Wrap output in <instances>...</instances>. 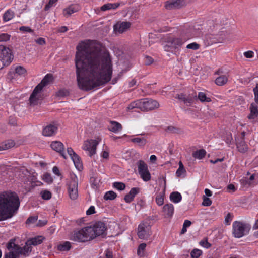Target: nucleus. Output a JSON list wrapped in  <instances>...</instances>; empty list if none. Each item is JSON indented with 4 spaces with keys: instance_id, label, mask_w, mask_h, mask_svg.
I'll return each mask as SVG.
<instances>
[{
    "instance_id": "f257e3e1",
    "label": "nucleus",
    "mask_w": 258,
    "mask_h": 258,
    "mask_svg": "<svg viewBox=\"0 0 258 258\" xmlns=\"http://www.w3.org/2000/svg\"><path fill=\"white\" fill-rule=\"evenodd\" d=\"M75 57L77 81L82 90H90L108 82L112 73L111 57L98 46L81 42Z\"/></svg>"
},
{
    "instance_id": "f03ea898",
    "label": "nucleus",
    "mask_w": 258,
    "mask_h": 258,
    "mask_svg": "<svg viewBox=\"0 0 258 258\" xmlns=\"http://www.w3.org/2000/svg\"><path fill=\"white\" fill-rule=\"evenodd\" d=\"M20 204L19 198L16 192L7 191L0 194V221L13 217Z\"/></svg>"
},
{
    "instance_id": "7ed1b4c3",
    "label": "nucleus",
    "mask_w": 258,
    "mask_h": 258,
    "mask_svg": "<svg viewBox=\"0 0 258 258\" xmlns=\"http://www.w3.org/2000/svg\"><path fill=\"white\" fill-rule=\"evenodd\" d=\"M107 229L106 224L102 221H96L90 226L82 228L73 234L72 239L78 242H87L97 237L106 236Z\"/></svg>"
},
{
    "instance_id": "20e7f679",
    "label": "nucleus",
    "mask_w": 258,
    "mask_h": 258,
    "mask_svg": "<svg viewBox=\"0 0 258 258\" xmlns=\"http://www.w3.org/2000/svg\"><path fill=\"white\" fill-rule=\"evenodd\" d=\"M52 75L47 74L34 88L29 98V102L31 106L38 104L39 101L42 98V90L45 86L48 84Z\"/></svg>"
},
{
    "instance_id": "39448f33",
    "label": "nucleus",
    "mask_w": 258,
    "mask_h": 258,
    "mask_svg": "<svg viewBox=\"0 0 258 258\" xmlns=\"http://www.w3.org/2000/svg\"><path fill=\"white\" fill-rule=\"evenodd\" d=\"M232 228L234 236L240 238L249 233L251 229V225L248 223L235 221L233 223Z\"/></svg>"
},
{
    "instance_id": "423d86ee",
    "label": "nucleus",
    "mask_w": 258,
    "mask_h": 258,
    "mask_svg": "<svg viewBox=\"0 0 258 258\" xmlns=\"http://www.w3.org/2000/svg\"><path fill=\"white\" fill-rule=\"evenodd\" d=\"M13 58L12 51L8 47L0 45V70L4 66H9Z\"/></svg>"
},
{
    "instance_id": "0eeeda50",
    "label": "nucleus",
    "mask_w": 258,
    "mask_h": 258,
    "mask_svg": "<svg viewBox=\"0 0 258 258\" xmlns=\"http://www.w3.org/2000/svg\"><path fill=\"white\" fill-rule=\"evenodd\" d=\"M78 179L74 174L70 175V181L68 184V193L70 199L72 200H76L78 197Z\"/></svg>"
},
{
    "instance_id": "6e6552de",
    "label": "nucleus",
    "mask_w": 258,
    "mask_h": 258,
    "mask_svg": "<svg viewBox=\"0 0 258 258\" xmlns=\"http://www.w3.org/2000/svg\"><path fill=\"white\" fill-rule=\"evenodd\" d=\"M141 111H149L158 108L159 107V103L154 100L148 98L140 100Z\"/></svg>"
},
{
    "instance_id": "1a4fd4ad",
    "label": "nucleus",
    "mask_w": 258,
    "mask_h": 258,
    "mask_svg": "<svg viewBox=\"0 0 258 258\" xmlns=\"http://www.w3.org/2000/svg\"><path fill=\"white\" fill-rule=\"evenodd\" d=\"M138 236L141 239H147L152 234L151 227L147 223H141L138 227Z\"/></svg>"
},
{
    "instance_id": "9d476101",
    "label": "nucleus",
    "mask_w": 258,
    "mask_h": 258,
    "mask_svg": "<svg viewBox=\"0 0 258 258\" xmlns=\"http://www.w3.org/2000/svg\"><path fill=\"white\" fill-rule=\"evenodd\" d=\"M166 44L164 46L166 51H169V48L177 49L180 47L184 43V41L177 37H169L166 38Z\"/></svg>"
},
{
    "instance_id": "9b49d317",
    "label": "nucleus",
    "mask_w": 258,
    "mask_h": 258,
    "mask_svg": "<svg viewBox=\"0 0 258 258\" xmlns=\"http://www.w3.org/2000/svg\"><path fill=\"white\" fill-rule=\"evenodd\" d=\"M175 98L183 101L187 106H190L197 99V96L196 93H193L188 95L180 93L177 94Z\"/></svg>"
},
{
    "instance_id": "f8f14e48",
    "label": "nucleus",
    "mask_w": 258,
    "mask_h": 258,
    "mask_svg": "<svg viewBox=\"0 0 258 258\" xmlns=\"http://www.w3.org/2000/svg\"><path fill=\"white\" fill-rule=\"evenodd\" d=\"M98 142L96 140H88L84 143L83 149L89 152V155L91 157L96 153V147Z\"/></svg>"
},
{
    "instance_id": "ddd939ff",
    "label": "nucleus",
    "mask_w": 258,
    "mask_h": 258,
    "mask_svg": "<svg viewBox=\"0 0 258 258\" xmlns=\"http://www.w3.org/2000/svg\"><path fill=\"white\" fill-rule=\"evenodd\" d=\"M131 23L130 22H119L113 26L114 31L119 33H122L126 31L131 27Z\"/></svg>"
},
{
    "instance_id": "4468645a",
    "label": "nucleus",
    "mask_w": 258,
    "mask_h": 258,
    "mask_svg": "<svg viewBox=\"0 0 258 258\" xmlns=\"http://www.w3.org/2000/svg\"><path fill=\"white\" fill-rule=\"evenodd\" d=\"M50 146L53 150L59 153L64 159L67 158L63 152L64 146L61 142L59 141H53L51 143Z\"/></svg>"
},
{
    "instance_id": "2eb2a0df",
    "label": "nucleus",
    "mask_w": 258,
    "mask_h": 258,
    "mask_svg": "<svg viewBox=\"0 0 258 258\" xmlns=\"http://www.w3.org/2000/svg\"><path fill=\"white\" fill-rule=\"evenodd\" d=\"M165 8L168 10L180 9L183 7L180 0H168L165 5Z\"/></svg>"
},
{
    "instance_id": "dca6fc26",
    "label": "nucleus",
    "mask_w": 258,
    "mask_h": 258,
    "mask_svg": "<svg viewBox=\"0 0 258 258\" xmlns=\"http://www.w3.org/2000/svg\"><path fill=\"white\" fill-rule=\"evenodd\" d=\"M140 188L138 187H133L131 188L128 194L126 195L124 198L125 202L130 203L133 201L135 197L139 192Z\"/></svg>"
},
{
    "instance_id": "f3484780",
    "label": "nucleus",
    "mask_w": 258,
    "mask_h": 258,
    "mask_svg": "<svg viewBox=\"0 0 258 258\" xmlns=\"http://www.w3.org/2000/svg\"><path fill=\"white\" fill-rule=\"evenodd\" d=\"M57 130V127L56 125L49 124L43 130L42 134L44 136H52L56 133Z\"/></svg>"
},
{
    "instance_id": "a211bd4d",
    "label": "nucleus",
    "mask_w": 258,
    "mask_h": 258,
    "mask_svg": "<svg viewBox=\"0 0 258 258\" xmlns=\"http://www.w3.org/2000/svg\"><path fill=\"white\" fill-rule=\"evenodd\" d=\"M79 10V6L78 5H71L68 7L63 9V15L68 17L70 16L73 13L78 11Z\"/></svg>"
},
{
    "instance_id": "6ab92c4d",
    "label": "nucleus",
    "mask_w": 258,
    "mask_h": 258,
    "mask_svg": "<svg viewBox=\"0 0 258 258\" xmlns=\"http://www.w3.org/2000/svg\"><path fill=\"white\" fill-rule=\"evenodd\" d=\"M32 249V248L30 245L26 244V242L25 245L23 247H21L19 245L18 249L16 252H18L19 255L21 254L26 256L29 255V253L31 252Z\"/></svg>"
},
{
    "instance_id": "aec40b11",
    "label": "nucleus",
    "mask_w": 258,
    "mask_h": 258,
    "mask_svg": "<svg viewBox=\"0 0 258 258\" xmlns=\"http://www.w3.org/2000/svg\"><path fill=\"white\" fill-rule=\"evenodd\" d=\"M250 114L248 116L249 119H253L258 116V106L254 102L250 104L249 107Z\"/></svg>"
},
{
    "instance_id": "412c9836",
    "label": "nucleus",
    "mask_w": 258,
    "mask_h": 258,
    "mask_svg": "<svg viewBox=\"0 0 258 258\" xmlns=\"http://www.w3.org/2000/svg\"><path fill=\"white\" fill-rule=\"evenodd\" d=\"M163 211L165 217H171L174 213V206L172 204H166L163 206Z\"/></svg>"
},
{
    "instance_id": "4be33fe9",
    "label": "nucleus",
    "mask_w": 258,
    "mask_h": 258,
    "mask_svg": "<svg viewBox=\"0 0 258 258\" xmlns=\"http://www.w3.org/2000/svg\"><path fill=\"white\" fill-rule=\"evenodd\" d=\"M43 238L42 236H37L30 238L26 241V244L36 246L40 244L43 242Z\"/></svg>"
},
{
    "instance_id": "5701e85b",
    "label": "nucleus",
    "mask_w": 258,
    "mask_h": 258,
    "mask_svg": "<svg viewBox=\"0 0 258 258\" xmlns=\"http://www.w3.org/2000/svg\"><path fill=\"white\" fill-rule=\"evenodd\" d=\"M15 143L13 140H8L0 144V151L9 149L14 146Z\"/></svg>"
},
{
    "instance_id": "b1692460",
    "label": "nucleus",
    "mask_w": 258,
    "mask_h": 258,
    "mask_svg": "<svg viewBox=\"0 0 258 258\" xmlns=\"http://www.w3.org/2000/svg\"><path fill=\"white\" fill-rule=\"evenodd\" d=\"M74 163L76 168L79 171H81L83 168V164L80 157L78 154H75L73 157L71 158Z\"/></svg>"
},
{
    "instance_id": "393cba45",
    "label": "nucleus",
    "mask_w": 258,
    "mask_h": 258,
    "mask_svg": "<svg viewBox=\"0 0 258 258\" xmlns=\"http://www.w3.org/2000/svg\"><path fill=\"white\" fill-rule=\"evenodd\" d=\"M236 145L238 151L240 153H244L248 150V146L243 140L238 142Z\"/></svg>"
},
{
    "instance_id": "a878e982",
    "label": "nucleus",
    "mask_w": 258,
    "mask_h": 258,
    "mask_svg": "<svg viewBox=\"0 0 258 258\" xmlns=\"http://www.w3.org/2000/svg\"><path fill=\"white\" fill-rule=\"evenodd\" d=\"M139 173L149 170L147 164L143 161L140 160L137 162Z\"/></svg>"
},
{
    "instance_id": "bb28decb",
    "label": "nucleus",
    "mask_w": 258,
    "mask_h": 258,
    "mask_svg": "<svg viewBox=\"0 0 258 258\" xmlns=\"http://www.w3.org/2000/svg\"><path fill=\"white\" fill-rule=\"evenodd\" d=\"M133 143H137L140 147H144L147 143L145 137H136L131 139Z\"/></svg>"
},
{
    "instance_id": "cd10ccee",
    "label": "nucleus",
    "mask_w": 258,
    "mask_h": 258,
    "mask_svg": "<svg viewBox=\"0 0 258 258\" xmlns=\"http://www.w3.org/2000/svg\"><path fill=\"white\" fill-rule=\"evenodd\" d=\"M170 199L171 201L175 203H179L182 199L181 195L177 192H172L170 195Z\"/></svg>"
},
{
    "instance_id": "c85d7f7f",
    "label": "nucleus",
    "mask_w": 258,
    "mask_h": 258,
    "mask_svg": "<svg viewBox=\"0 0 258 258\" xmlns=\"http://www.w3.org/2000/svg\"><path fill=\"white\" fill-rule=\"evenodd\" d=\"M122 129V125L121 124L115 121H111V126L109 129L112 132L116 133Z\"/></svg>"
},
{
    "instance_id": "c756f323",
    "label": "nucleus",
    "mask_w": 258,
    "mask_h": 258,
    "mask_svg": "<svg viewBox=\"0 0 258 258\" xmlns=\"http://www.w3.org/2000/svg\"><path fill=\"white\" fill-rule=\"evenodd\" d=\"M228 81V78L225 75H221L217 77L215 80V83L218 86L225 85Z\"/></svg>"
},
{
    "instance_id": "7c9ffc66",
    "label": "nucleus",
    "mask_w": 258,
    "mask_h": 258,
    "mask_svg": "<svg viewBox=\"0 0 258 258\" xmlns=\"http://www.w3.org/2000/svg\"><path fill=\"white\" fill-rule=\"evenodd\" d=\"M206 154V152L204 149H200L195 152H194L192 153V156L195 158H197L199 159H201L203 158Z\"/></svg>"
},
{
    "instance_id": "2f4dec72",
    "label": "nucleus",
    "mask_w": 258,
    "mask_h": 258,
    "mask_svg": "<svg viewBox=\"0 0 258 258\" xmlns=\"http://www.w3.org/2000/svg\"><path fill=\"white\" fill-rule=\"evenodd\" d=\"M141 101L138 100L131 103L127 107V110L139 109L141 110Z\"/></svg>"
},
{
    "instance_id": "473e14b6",
    "label": "nucleus",
    "mask_w": 258,
    "mask_h": 258,
    "mask_svg": "<svg viewBox=\"0 0 258 258\" xmlns=\"http://www.w3.org/2000/svg\"><path fill=\"white\" fill-rule=\"evenodd\" d=\"M14 16V13L11 10H8L3 15V20L5 22L11 20Z\"/></svg>"
},
{
    "instance_id": "72a5a7b5",
    "label": "nucleus",
    "mask_w": 258,
    "mask_h": 258,
    "mask_svg": "<svg viewBox=\"0 0 258 258\" xmlns=\"http://www.w3.org/2000/svg\"><path fill=\"white\" fill-rule=\"evenodd\" d=\"M71 247V245L70 242L66 241L62 244H59L58 246L57 249L59 251H64L69 250Z\"/></svg>"
},
{
    "instance_id": "f704fd0d",
    "label": "nucleus",
    "mask_w": 258,
    "mask_h": 258,
    "mask_svg": "<svg viewBox=\"0 0 258 258\" xmlns=\"http://www.w3.org/2000/svg\"><path fill=\"white\" fill-rule=\"evenodd\" d=\"M165 195V188L164 190L160 192L156 197L155 200L156 203L159 206H161L164 203V197Z\"/></svg>"
},
{
    "instance_id": "c9c22d12",
    "label": "nucleus",
    "mask_w": 258,
    "mask_h": 258,
    "mask_svg": "<svg viewBox=\"0 0 258 258\" xmlns=\"http://www.w3.org/2000/svg\"><path fill=\"white\" fill-rule=\"evenodd\" d=\"M116 197V194L113 191L111 190L107 191L105 194L104 199L105 200H113L115 199Z\"/></svg>"
},
{
    "instance_id": "e433bc0d",
    "label": "nucleus",
    "mask_w": 258,
    "mask_h": 258,
    "mask_svg": "<svg viewBox=\"0 0 258 258\" xmlns=\"http://www.w3.org/2000/svg\"><path fill=\"white\" fill-rule=\"evenodd\" d=\"M199 99L201 102H210L211 101L210 98L207 97L206 94L204 92H199L197 96V99Z\"/></svg>"
},
{
    "instance_id": "4c0bfd02",
    "label": "nucleus",
    "mask_w": 258,
    "mask_h": 258,
    "mask_svg": "<svg viewBox=\"0 0 258 258\" xmlns=\"http://www.w3.org/2000/svg\"><path fill=\"white\" fill-rule=\"evenodd\" d=\"M40 194L42 199L44 200H48L52 197L51 192L47 190H42L40 192Z\"/></svg>"
},
{
    "instance_id": "58836bf2",
    "label": "nucleus",
    "mask_w": 258,
    "mask_h": 258,
    "mask_svg": "<svg viewBox=\"0 0 258 258\" xmlns=\"http://www.w3.org/2000/svg\"><path fill=\"white\" fill-rule=\"evenodd\" d=\"M15 239H12L9 241L7 245L8 249L10 250L13 248L14 251L17 250L19 245L15 243Z\"/></svg>"
},
{
    "instance_id": "ea45409f",
    "label": "nucleus",
    "mask_w": 258,
    "mask_h": 258,
    "mask_svg": "<svg viewBox=\"0 0 258 258\" xmlns=\"http://www.w3.org/2000/svg\"><path fill=\"white\" fill-rule=\"evenodd\" d=\"M139 174L144 181H148L151 179V174L149 170L142 172Z\"/></svg>"
},
{
    "instance_id": "a19ab883",
    "label": "nucleus",
    "mask_w": 258,
    "mask_h": 258,
    "mask_svg": "<svg viewBox=\"0 0 258 258\" xmlns=\"http://www.w3.org/2000/svg\"><path fill=\"white\" fill-rule=\"evenodd\" d=\"M15 72L19 75L25 76L26 74L27 71L22 66H18L15 68Z\"/></svg>"
},
{
    "instance_id": "79ce46f5",
    "label": "nucleus",
    "mask_w": 258,
    "mask_h": 258,
    "mask_svg": "<svg viewBox=\"0 0 258 258\" xmlns=\"http://www.w3.org/2000/svg\"><path fill=\"white\" fill-rule=\"evenodd\" d=\"M113 187L118 190L122 191L125 188V184L123 182H115L113 183Z\"/></svg>"
},
{
    "instance_id": "37998d69",
    "label": "nucleus",
    "mask_w": 258,
    "mask_h": 258,
    "mask_svg": "<svg viewBox=\"0 0 258 258\" xmlns=\"http://www.w3.org/2000/svg\"><path fill=\"white\" fill-rule=\"evenodd\" d=\"M19 254L18 252L10 251L8 253H5L4 258H18Z\"/></svg>"
},
{
    "instance_id": "c03bdc74",
    "label": "nucleus",
    "mask_w": 258,
    "mask_h": 258,
    "mask_svg": "<svg viewBox=\"0 0 258 258\" xmlns=\"http://www.w3.org/2000/svg\"><path fill=\"white\" fill-rule=\"evenodd\" d=\"M202 250L198 249H194L191 252L190 255L191 258H199L202 254Z\"/></svg>"
},
{
    "instance_id": "a18cd8bd",
    "label": "nucleus",
    "mask_w": 258,
    "mask_h": 258,
    "mask_svg": "<svg viewBox=\"0 0 258 258\" xmlns=\"http://www.w3.org/2000/svg\"><path fill=\"white\" fill-rule=\"evenodd\" d=\"M42 179L44 181L48 184L51 183L53 180L50 174L48 173H45L43 176Z\"/></svg>"
},
{
    "instance_id": "49530a36",
    "label": "nucleus",
    "mask_w": 258,
    "mask_h": 258,
    "mask_svg": "<svg viewBox=\"0 0 258 258\" xmlns=\"http://www.w3.org/2000/svg\"><path fill=\"white\" fill-rule=\"evenodd\" d=\"M146 244L145 243H141L139 245L138 250H137V254L139 256H143V253H141V252L144 251V250L146 248Z\"/></svg>"
},
{
    "instance_id": "de8ad7c7",
    "label": "nucleus",
    "mask_w": 258,
    "mask_h": 258,
    "mask_svg": "<svg viewBox=\"0 0 258 258\" xmlns=\"http://www.w3.org/2000/svg\"><path fill=\"white\" fill-rule=\"evenodd\" d=\"M199 244L203 247L206 248H209L211 246V244L208 241L207 238H205L203 240H201Z\"/></svg>"
},
{
    "instance_id": "09e8293b",
    "label": "nucleus",
    "mask_w": 258,
    "mask_h": 258,
    "mask_svg": "<svg viewBox=\"0 0 258 258\" xmlns=\"http://www.w3.org/2000/svg\"><path fill=\"white\" fill-rule=\"evenodd\" d=\"M69 95V92L66 89H61L56 93V95L58 97H65Z\"/></svg>"
},
{
    "instance_id": "8fccbe9b",
    "label": "nucleus",
    "mask_w": 258,
    "mask_h": 258,
    "mask_svg": "<svg viewBox=\"0 0 258 258\" xmlns=\"http://www.w3.org/2000/svg\"><path fill=\"white\" fill-rule=\"evenodd\" d=\"M200 48V45L196 42L191 43L186 46V48L197 50Z\"/></svg>"
},
{
    "instance_id": "3c124183",
    "label": "nucleus",
    "mask_w": 258,
    "mask_h": 258,
    "mask_svg": "<svg viewBox=\"0 0 258 258\" xmlns=\"http://www.w3.org/2000/svg\"><path fill=\"white\" fill-rule=\"evenodd\" d=\"M212 204V201L208 197L204 196L202 205L204 206H209Z\"/></svg>"
},
{
    "instance_id": "603ef678",
    "label": "nucleus",
    "mask_w": 258,
    "mask_h": 258,
    "mask_svg": "<svg viewBox=\"0 0 258 258\" xmlns=\"http://www.w3.org/2000/svg\"><path fill=\"white\" fill-rule=\"evenodd\" d=\"M10 38V35L7 33H2L0 34V42L8 41Z\"/></svg>"
},
{
    "instance_id": "864d4df0",
    "label": "nucleus",
    "mask_w": 258,
    "mask_h": 258,
    "mask_svg": "<svg viewBox=\"0 0 258 258\" xmlns=\"http://www.w3.org/2000/svg\"><path fill=\"white\" fill-rule=\"evenodd\" d=\"M253 93L254 95V101L255 103L258 104V83L256 84V86L254 88Z\"/></svg>"
},
{
    "instance_id": "5fc2aeb1",
    "label": "nucleus",
    "mask_w": 258,
    "mask_h": 258,
    "mask_svg": "<svg viewBox=\"0 0 258 258\" xmlns=\"http://www.w3.org/2000/svg\"><path fill=\"white\" fill-rule=\"evenodd\" d=\"M19 30L23 32L34 33V30L28 26H21L19 28Z\"/></svg>"
},
{
    "instance_id": "6e6d98bb",
    "label": "nucleus",
    "mask_w": 258,
    "mask_h": 258,
    "mask_svg": "<svg viewBox=\"0 0 258 258\" xmlns=\"http://www.w3.org/2000/svg\"><path fill=\"white\" fill-rule=\"evenodd\" d=\"M37 216H31L29 217L26 221L27 224L34 223L37 220Z\"/></svg>"
},
{
    "instance_id": "4d7b16f0",
    "label": "nucleus",
    "mask_w": 258,
    "mask_h": 258,
    "mask_svg": "<svg viewBox=\"0 0 258 258\" xmlns=\"http://www.w3.org/2000/svg\"><path fill=\"white\" fill-rule=\"evenodd\" d=\"M58 0H49L48 3L45 6L44 10L48 11L52 7L53 4L56 3Z\"/></svg>"
},
{
    "instance_id": "13d9d810",
    "label": "nucleus",
    "mask_w": 258,
    "mask_h": 258,
    "mask_svg": "<svg viewBox=\"0 0 258 258\" xmlns=\"http://www.w3.org/2000/svg\"><path fill=\"white\" fill-rule=\"evenodd\" d=\"M154 61V59L149 56H146L145 57V62L146 65H150Z\"/></svg>"
},
{
    "instance_id": "bf43d9fd",
    "label": "nucleus",
    "mask_w": 258,
    "mask_h": 258,
    "mask_svg": "<svg viewBox=\"0 0 258 258\" xmlns=\"http://www.w3.org/2000/svg\"><path fill=\"white\" fill-rule=\"evenodd\" d=\"M186 172V170L184 168H178L176 172V174L177 177H180L181 175L184 173Z\"/></svg>"
},
{
    "instance_id": "052dcab7",
    "label": "nucleus",
    "mask_w": 258,
    "mask_h": 258,
    "mask_svg": "<svg viewBox=\"0 0 258 258\" xmlns=\"http://www.w3.org/2000/svg\"><path fill=\"white\" fill-rule=\"evenodd\" d=\"M111 6H112L111 3H108V4L103 5L100 8V9L101 11H105L106 10L111 9Z\"/></svg>"
},
{
    "instance_id": "680f3d73",
    "label": "nucleus",
    "mask_w": 258,
    "mask_h": 258,
    "mask_svg": "<svg viewBox=\"0 0 258 258\" xmlns=\"http://www.w3.org/2000/svg\"><path fill=\"white\" fill-rule=\"evenodd\" d=\"M9 123L12 126H16L17 124L16 118L13 117H10L9 118Z\"/></svg>"
},
{
    "instance_id": "e2e57ef3",
    "label": "nucleus",
    "mask_w": 258,
    "mask_h": 258,
    "mask_svg": "<svg viewBox=\"0 0 258 258\" xmlns=\"http://www.w3.org/2000/svg\"><path fill=\"white\" fill-rule=\"evenodd\" d=\"M36 42L40 45H45L46 43L45 40L43 38H39L38 39H36L35 40Z\"/></svg>"
},
{
    "instance_id": "0e129e2a",
    "label": "nucleus",
    "mask_w": 258,
    "mask_h": 258,
    "mask_svg": "<svg viewBox=\"0 0 258 258\" xmlns=\"http://www.w3.org/2000/svg\"><path fill=\"white\" fill-rule=\"evenodd\" d=\"M95 213V207L93 206H91L86 211V214L88 215L93 214Z\"/></svg>"
},
{
    "instance_id": "69168bd1",
    "label": "nucleus",
    "mask_w": 258,
    "mask_h": 258,
    "mask_svg": "<svg viewBox=\"0 0 258 258\" xmlns=\"http://www.w3.org/2000/svg\"><path fill=\"white\" fill-rule=\"evenodd\" d=\"M67 152L71 158L77 154L71 147L67 148Z\"/></svg>"
},
{
    "instance_id": "338daca9",
    "label": "nucleus",
    "mask_w": 258,
    "mask_h": 258,
    "mask_svg": "<svg viewBox=\"0 0 258 258\" xmlns=\"http://www.w3.org/2000/svg\"><path fill=\"white\" fill-rule=\"evenodd\" d=\"M31 185H30V187H31L32 188H34L35 186H38L37 184V182H36V181L35 180V178H34V176H31Z\"/></svg>"
},
{
    "instance_id": "774afa93",
    "label": "nucleus",
    "mask_w": 258,
    "mask_h": 258,
    "mask_svg": "<svg viewBox=\"0 0 258 258\" xmlns=\"http://www.w3.org/2000/svg\"><path fill=\"white\" fill-rule=\"evenodd\" d=\"M253 51H248L244 53V55L246 58H251L253 57Z\"/></svg>"
}]
</instances>
